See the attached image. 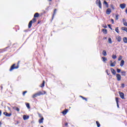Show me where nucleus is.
<instances>
[{"instance_id":"nucleus-1","label":"nucleus","mask_w":127,"mask_h":127,"mask_svg":"<svg viewBox=\"0 0 127 127\" xmlns=\"http://www.w3.org/2000/svg\"><path fill=\"white\" fill-rule=\"evenodd\" d=\"M46 94V92L45 91L41 92V91H39L37 93L34 94L32 96V98L34 99V98H36L37 97H38V96H41V95H45Z\"/></svg>"},{"instance_id":"nucleus-2","label":"nucleus","mask_w":127,"mask_h":127,"mask_svg":"<svg viewBox=\"0 0 127 127\" xmlns=\"http://www.w3.org/2000/svg\"><path fill=\"white\" fill-rule=\"evenodd\" d=\"M32 22L33 23H34V22H36V19L35 18H33L32 19V20H31L29 23V25H28V27L29 28H31V26L32 25Z\"/></svg>"},{"instance_id":"nucleus-3","label":"nucleus","mask_w":127,"mask_h":127,"mask_svg":"<svg viewBox=\"0 0 127 127\" xmlns=\"http://www.w3.org/2000/svg\"><path fill=\"white\" fill-rule=\"evenodd\" d=\"M96 4H97V5H98L100 8H102V3L101 2L100 0H97L96 1Z\"/></svg>"},{"instance_id":"nucleus-4","label":"nucleus","mask_w":127,"mask_h":127,"mask_svg":"<svg viewBox=\"0 0 127 127\" xmlns=\"http://www.w3.org/2000/svg\"><path fill=\"white\" fill-rule=\"evenodd\" d=\"M15 64H13L11 66V68L9 70V71H12V70H13V69H18V65H17V66H15Z\"/></svg>"},{"instance_id":"nucleus-5","label":"nucleus","mask_w":127,"mask_h":127,"mask_svg":"<svg viewBox=\"0 0 127 127\" xmlns=\"http://www.w3.org/2000/svg\"><path fill=\"white\" fill-rule=\"evenodd\" d=\"M119 93L121 99H125V94L121 91H119Z\"/></svg>"},{"instance_id":"nucleus-6","label":"nucleus","mask_w":127,"mask_h":127,"mask_svg":"<svg viewBox=\"0 0 127 127\" xmlns=\"http://www.w3.org/2000/svg\"><path fill=\"white\" fill-rule=\"evenodd\" d=\"M116 77L117 78L118 81H121V80L122 79V76H121V75L120 74H117L116 75Z\"/></svg>"},{"instance_id":"nucleus-7","label":"nucleus","mask_w":127,"mask_h":127,"mask_svg":"<svg viewBox=\"0 0 127 127\" xmlns=\"http://www.w3.org/2000/svg\"><path fill=\"white\" fill-rule=\"evenodd\" d=\"M116 39L119 42H121L122 41V38L120 36H117L116 37Z\"/></svg>"},{"instance_id":"nucleus-8","label":"nucleus","mask_w":127,"mask_h":127,"mask_svg":"<svg viewBox=\"0 0 127 127\" xmlns=\"http://www.w3.org/2000/svg\"><path fill=\"white\" fill-rule=\"evenodd\" d=\"M116 64H117V62L115 61L113 63H111L110 66L111 67H115V66H116Z\"/></svg>"},{"instance_id":"nucleus-9","label":"nucleus","mask_w":127,"mask_h":127,"mask_svg":"<svg viewBox=\"0 0 127 127\" xmlns=\"http://www.w3.org/2000/svg\"><path fill=\"white\" fill-rule=\"evenodd\" d=\"M120 7L121 8H122V9H124V8H126V4L125 3H122L120 4Z\"/></svg>"},{"instance_id":"nucleus-10","label":"nucleus","mask_w":127,"mask_h":127,"mask_svg":"<svg viewBox=\"0 0 127 127\" xmlns=\"http://www.w3.org/2000/svg\"><path fill=\"white\" fill-rule=\"evenodd\" d=\"M3 115H4L5 116H6V117H10L11 116V113H7V112H4L3 113Z\"/></svg>"},{"instance_id":"nucleus-11","label":"nucleus","mask_w":127,"mask_h":127,"mask_svg":"<svg viewBox=\"0 0 127 127\" xmlns=\"http://www.w3.org/2000/svg\"><path fill=\"white\" fill-rule=\"evenodd\" d=\"M23 119L24 121L26 120H28L29 119V116H27L26 115H23Z\"/></svg>"},{"instance_id":"nucleus-12","label":"nucleus","mask_w":127,"mask_h":127,"mask_svg":"<svg viewBox=\"0 0 127 127\" xmlns=\"http://www.w3.org/2000/svg\"><path fill=\"white\" fill-rule=\"evenodd\" d=\"M111 72L112 73V74H113L114 75H116V73H117V72L116 71V70L115 69H114L113 68H111Z\"/></svg>"},{"instance_id":"nucleus-13","label":"nucleus","mask_w":127,"mask_h":127,"mask_svg":"<svg viewBox=\"0 0 127 127\" xmlns=\"http://www.w3.org/2000/svg\"><path fill=\"white\" fill-rule=\"evenodd\" d=\"M111 12H112V10H111V9L110 8L107 9L106 11L107 14H110Z\"/></svg>"},{"instance_id":"nucleus-14","label":"nucleus","mask_w":127,"mask_h":127,"mask_svg":"<svg viewBox=\"0 0 127 127\" xmlns=\"http://www.w3.org/2000/svg\"><path fill=\"white\" fill-rule=\"evenodd\" d=\"M123 22L124 25H125V26H127V21L125 19H123Z\"/></svg>"},{"instance_id":"nucleus-15","label":"nucleus","mask_w":127,"mask_h":127,"mask_svg":"<svg viewBox=\"0 0 127 127\" xmlns=\"http://www.w3.org/2000/svg\"><path fill=\"white\" fill-rule=\"evenodd\" d=\"M124 65H125V61L122 60V61H121V62L120 66H121V67H123V66H124Z\"/></svg>"},{"instance_id":"nucleus-16","label":"nucleus","mask_w":127,"mask_h":127,"mask_svg":"<svg viewBox=\"0 0 127 127\" xmlns=\"http://www.w3.org/2000/svg\"><path fill=\"white\" fill-rule=\"evenodd\" d=\"M44 120V118H43V117H42V118L39 120V124H42L43 123Z\"/></svg>"},{"instance_id":"nucleus-17","label":"nucleus","mask_w":127,"mask_h":127,"mask_svg":"<svg viewBox=\"0 0 127 127\" xmlns=\"http://www.w3.org/2000/svg\"><path fill=\"white\" fill-rule=\"evenodd\" d=\"M12 109H13V110H15V111H17V112H19L20 111L19 108H17V107H12Z\"/></svg>"},{"instance_id":"nucleus-18","label":"nucleus","mask_w":127,"mask_h":127,"mask_svg":"<svg viewBox=\"0 0 127 127\" xmlns=\"http://www.w3.org/2000/svg\"><path fill=\"white\" fill-rule=\"evenodd\" d=\"M67 113H68V110L67 109H65V110L62 112V114H63V115H66Z\"/></svg>"},{"instance_id":"nucleus-19","label":"nucleus","mask_w":127,"mask_h":127,"mask_svg":"<svg viewBox=\"0 0 127 127\" xmlns=\"http://www.w3.org/2000/svg\"><path fill=\"white\" fill-rule=\"evenodd\" d=\"M102 31L104 34H107V33H108V31L106 29H102Z\"/></svg>"},{"instance_id":"nucleus-20","label":"nucleus","mask_w":127,"mask_h":127,"mask_svg":"<svg viewBox=\"0 0 127 127\" xmlns=\"http://www.w3.org/2000/svg\"><path fill=\"white\" fill-rule=\"evenodd\" d=\"M103 61L104 63H106V61H108V59L106 58L105 57H102Z\"/></svg>"},{"instance_id":"nucleus-21","label":"nucleus","mask_w":127,"mask_h":127,"mask_svg":"<svg viewBox=\"0 0 127 127\" xmlns=\"http://www.w3.org/2000/svg\"><path fill=\"white\" fill-rule=\"evenodd\" d=\"M45 84V81L44 80L43 82V83L42 84H41L40 87H41V88H43V87H44Z\"/></svg>"},{"instance_id":"nucleus-22","label":"nucleus","mask_w":127,"mask_h":127,"mask_svg":"<svg viewBox=\"0 0 127 127\" xmlns=\"http://www.w3.org/2000/svg\"><path fill=\"white\" fill-rule=\"evenodd\" d=\"M123 41L125 43H127V37H124L123 38Z\"/></svg>"},{"instance_id":"nucleus-23","label":"nucleus","mask_w":127,"mask_h":127,"mask_svg":"<svg viewBox=\"0 0 127 127\" xmlns=\"http://www.w3.org/2000/svg\"><path fill=\"white\" fill-rule=\"evenodd\" d=\"M108 43H110V44H112V39L111 38H108Z\"/></svg>"},{"instance_id":"nucleus-24","label":"nucleus","mask_w":127,"mask_h":127,"mask_svg":"<svg viewBox=\"0 0 127 127\" xmlns=\"http://www.w3.org/2000/svg\"><path fill=\"white\" fill-rule=\"evenodd\" d=\"M38 16H39V14L38 13H35L34 16V17H38Z\"/></svg>"},{"instance_id":"nucleus-25","label":"nucleus","mask_w":127,"mask_h":127,"mask_svg":"<svg viewBox=\"0 0 127 127\" xmlns=\"http://www.w3.org/2000/svg\"><path fill=\"white\" fill-rule=\"evenodd\" d=\"M102 54L104 56H107V52H106V51H103Z\"/></svg>"},{"instance_id":"nucleus-26","label":"nucleus","mask_w":127,"mask_h":127,"mask_svg":"<svg viewBox=\"0 0 127 127\" xmlns=\"http://www.w3.org/2000/svg\"><path fill=\"white\" fill-rule=\"evenodd\" d=\"M115 31H116L117 32V33H120V30H119V27H117L115 29Z\"/></svg>"},{"instance_id":"nucleus-27","label":"nucleus","mask_w":127,"mask_h":127,"mask_svg":"<svg viewBox=\"0 0 127 127\" xmlns=\"http://www.w3.org/2000/svg\"><path fill=\"white\" fill-rule=\"evenodd\" d=\"M104 4L106 5L107 7H108L109 4H108V2L106 1H104Z\"/></svg>"},{"instance_id":"nucleus-28","label":"nucleus","mask_w":127,"mask_h":127,"mask_svg":"<svg viewBox=\"0 0 127 127\" xmlns=\"http://www.w3.org/2000/svg\"><path fill=\"white\" fill-rule=\"evenodd\" d=\"M121 73L122 76H126V71H122Z\"/></svg>"},{"instance_id":"nucleus-29","label":"nucleus","mask_w":127,"mask_h":127,"mask_svg":"<svg viewBox=\"0 0 127 127\" xmlns=\"http://www.w3.org/2000/svg\"><path fill=\"white\" fill-rule=\"evenodd\" d=\"M26 106L27 108H28V109H30V106L29 105V103H26Z\"/></svg>"},{"instance_id":"nucleus-30","label":"nucleus","mask_w":127,"mask_h":127,"mask_svg":"<svg viewBox=\"0 0 127 127\" xmlns=\"http://www.w3.org/2000/svg\"><path fill=\"white\" fill-rule=\"evenodd\" d=\"M96 124H97V126L98 127H100V126H101V125H100V123H99V122L96 121Z\"/></svg>"},{"instance_id":"nucleus-31","label":"nucleus","mask_w":127,"mask_h":127,"mask_svg":"<svg viewBox=\"0 0 127 127\" xmlns=\"http://www.w3.org/2000/svg\"><path fill=\"white\" fill-rule=\"evenodd\" d=\"M122 59H123V57L120 56V57H119V58H118V61H121V60H122Z\"/></svg>"},{"instance_id":"nucleus-32","label":"nucleus","mask_w":127,"mask_h":127,"mask_svg":"<svg viewBox=\"0 0 127 127\" xmlns=\"http://www.w3.org/2000/svg\"><path fill=\"white\" fill-rule=\"evenodd\" d=\"M116 20H118V19H119V14H117L116 15Z\"/></svg>"},{"instance_id":"nucleus-33","label":"nucleus","mask_w":127,"mask_h":127,"mask_svg":"<svg viewBox=\"0 0 127 127\" xmlns=\"http://www.w3.org/2000/svg\"><path fill=\"white\" fill-rule=\"evenodd\" d=\"M112 58L113 59H116V58H117V56L116 55H113L112 56Z\"/></svg>"},{"instance_id":"nucleus-34","label":"nucleus","mask_w":127,"mask_h":127,"mask_svg":"<svg viewBox=\"0 0 127 127\" xmlns=\"http://www.w3.org/2000/svg\"><path fill=\"white\" fill-rule=\"evenodd\" d=\"M116 101L117 104H119V98H116Z\"/></svg>"},{"instance_id":"nucleus-35","label":"nucleus","mask_w":127,"mask_h":127,"mask_svg":"<svg viewBox=\"0 0 127 127\" xmlns=\"http://www.w3.org/2000/svg\"><path fill=\"white\" fill-rule=\"evenodd\" d=\"M117 72L118 73H121V69L117 68Z\"/></svg>"},{"instance_id":"nucleus-36","label":"nucleus","mask_w":127,"mask_h":127,"mask_svg":"<svg viewBox=\"0 0 127 127\" xmlns=\"http://www.w3.org/2000/svg\"><path fill=\"white\" fill-rule=\"evenodd\" d=\"M26 93H27V91H24V92L23 93V96H24V95H25V94H26Z\"/></svg>"},{"instance_id":"nucleus-37","label":"nucleus","mask_w":127,"mask_h":127,"mask_svg":"<svg viewBox=\"0 0 127 127\" xmlns=\"http://www.w3.org/2000/svg\"><path fill=\"white\" fill-rule=\"evenodd\" d=\"M106 73L107 75H110V73H109V71L108 70H106Z\"/></svg>"},{"instance_id":"nucleus-38","label":"nucleus","mask_w":127,"mask_h":127,"mask_svg":"<svg viewBox=\"0 0 127 127\" xmlns=\"http://www.w3.org/2000/svg\"><path fill=\"white\" fill-rule=\"evenodd\" d=\"M122 88H125V84H122Z\"/></svg>"},{"instance_id":"nucleus-39","label":"nucleus","mask_w":127,"mask_h":127,"mask_svg":"<svg viewBox=\"0 0 127 127\" xmlns=\"http://www.w3.org/2000/svg\"><path fill=\"white\" fill-rule=\"evenodd\" d=\"M83 100H85V101H87V99L83 97L82 96H80Z\"/></svg>"},{"instance_id":"nucleus-40","label":"nucleus","mask_w":127,"mask_h":127,"mask_svg":"<svg viewBox=\"0 0 127 127\" xmlns=\"http://www.w3.org/2000/svg\"><path fill=\"white\" fill-rule=\"evenodd\" d=\"M38 116H39V118H42V116H41V114H38Z\"/></svg>"},{"instance_id":"nucleus-41","label":"nucleus","mask_w":127,"mask_h":127,"mask_svg":"<svg viewBox=\"0 0 127 127\" xmlns=\"http://www.w3.org/2000/svg\"><path fill=\"white\" fill-rule=\"evenodd\" d=\"M108 27L110 28V29H112V28L111 27V25H108Z\"/></svg>"},{"instance_id":"nucleus-42","label":"nucleus","mask_w":127,"mask_h":127,"mask_svg":"<svg viewBox=\"0 0 127 127\" xmlns=\"http://www.w3.org/2000/svg\"><path fill=\"white\" fill-rule=\"evenodd\" d=\"M65 126H66V127H67L68 126V123H65Z\"/></svg>"},{"instance_id":"nucleus-43","label":"nucleus","mask_w":127,"mask_h":127,"mask_svg":"<svg viewBox=\"0 0 127 127\" xmlns=\"http://www.w3.org/2000/svg\"><path fill=\"white\" fill-rule=\"evenodd\" d=\"M56 10H57L56 9H55L54 10V14H55V12H56Z\"/></svg>"},{"instance_id":"nucleus-44","label":"nucleus","mask_w":127,"mask_h":127,"mask_svg":"<svg viewBox=\"0 0 127 127\" xmlns=\"http://www.w3.org/2000/svg\"><path fill=\"white\" fill-rule=\"evenodd\" d=\"M1 116V111L0 110V117Z\"/></svg>"},{"instance_id":"nucleus-45","label":"nucleus","mask_w":127,"mask_h":127,"mask_svg":"<svg viewBox=\"0 0 127 127\" xmlns=\"http://www.w3.org/2000/svg\"><path fill=\"white\" fill-rule=\"evenodd\" d=\"M111 21L114 23V19H112Z\"/></svg>"},{"instance_id":"nucleus-46","label":"nucleus","mask_w":127,"mask_h":127,"mask_svg":"<svg viewBox=\"0 0 127 127\" xmlns=\"http://www.w3.org/2000/svg\"><path fill=\"white\" fill-rule=\"evenodd\" d=\"M118 108H119V103L117 104Z\"/></svg>"},{"instance_id":"nucleus-47","label":"nucleus","mask_w":127,"mask_h":127,"mask_svg":"<svg viewBox=\"0 0 127 127\" xmlns=\"http://www.w3.org/2000/svg\"><path fill=\"white\" fill-rule=\"evenodd\" d=\"M112 8H113V9H115V8H114V6H112Z\"/></svg>"},{"instance_id":"nucleus-48","label":"nucleus","mask_w":127,"mask_h":127,"mask_svg":"<svg viewBox=\"0 0 127 127\" xmlns=\"http://www.w3.org/2000/svg\"><path fill=\"white\" fill-rule=\"evenodd\" d=\"M126 12L127 14V8L126 9Z\"/></svg>"},{"instance_id":"nucleus-49","label":"nucleus","mask_w":127,"mask_h":127,"mask_svg":"<svg viewBox=\"0 0 127 127\" xmlns=\"http://www.w3.org/2000/svg\"><path fill=\"white\" fill-rule=\"evenodd\" d=\"M8 109L9 110H10V108H9V107H8Z\"/></svg>"},{"instance_id":"nucleus-50","label":"nucleus","mask_w":127,"mask_h":127,"mask_svg":"<svg viewBox=\"0 0 127 127\" xmlns=\"http://www.w3.org/2000/svg\"><path fill=\"white\" fill-rule=\"evenodd\" d=\"M1 126V123L0 122V127Z\"/></svg>"},{"instance_id":"nucleus-51","label":"nucleus","mask_w":127,"mask_h":127,"mask_svg":"<svg viewBox=\"0 0 127 127\" xmlns=\"http://www.w3.org/2000/svg\"><path fill=\"white\" fill-rule=\"evenodd\" d=\"M49 1H51L52 0H48Z\"/></svg>"},{"instance_id":"nucleus-52","label":"nucleus","mask_w":127,"mask_h":127,"mask_svg":"<svg viewBox=\"0 0 127 127\" xmlns=\"http://www.w3.org/2000/svg\"><path fill=\"white\" fill-rule=\"evenodd\" d=\"M105 27V28H107V26H105V27Z\"/></svg>"},{"instance_id":"nucleus-53","label":"nucleus","mask_w":127,"mask_h":127,"mask_svg":"<svg viewBox=\"0 0 127 127\" xmlns=\"http://www.w3.org/2000/svg\"><path fill=\"white\" fill-rule=\"evenodd\" d=\"M110 62H111V63H112V61H110Z\"/></svg>"},{"instance_id":"nucleus-54","label":"nucleus","mask_w":127,"mask_h":127,"mask_svg":"<svg viewBox=\"0 0 127 127\" xmlns=\"http://www.w3.org/2000/svg\"><path fill=\"white\" fill-rule=\"evenodd\" d=\"M105 39H107V38H105Z\"/></svg>"},{"instance_id":"nucleus-55","label":"nucleus","mask_w":127,"mask_h":127,"mask_svg":"<svg viewBox=\"0 0 127 127\" xmlns=\"http://www.w3.org/2000/svg\"><path fill=\"white\" fill-rule=\"evenodd\" d=\"M41 127H43V126H41Z\"/></svg>"}]
</instances>
